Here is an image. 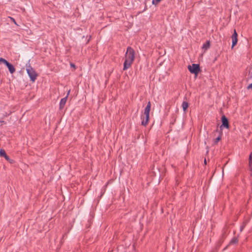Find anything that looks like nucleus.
Returning a JSON list of instances; mask_svg holds the SVG:
<instances>
[{
    "mask_svg": "<svg viewBox=\"0 0 252 252\" xmlns=\"http://www.w3.org/2000/svg\"><path fill=\"white\" fill-rule=\"evenodd\" d=\"M210 46V42L209 41H207L205 44H203L202 48L205 51L207 50Z\"/></svg>",
    "mask_w": 252,
    "mask_h": 252,
    "instance_id": "11",
    "label": "nucleus"
},
{
    "mask_svg": "<svg viewBox=\"0 0 252 252\" xmlns=\"http://www.w3.org/2000/svg\"><path fill=\"white\" fill-rule=\"evenodd\" d=\"M249 167L252 174V151L249 157Z\"/></svg>",
    "mask_w": 252,
    "mask_h": 252,
    "instance_id": "9",
    "label": "nucleus"
},
{
    "mask_svg": "<svg viewBox=\"0 0 252 252\" xmlns=\"http://www.w3.org/2000/svg\"><path fill=\"white\" fill-rule=\"evenodd\" d=\"M11 19L12 20V21H13L14 22V23L16 24V22H15V21L14 19H13L12 18H11Z\"/></svg>",
    "mask_w": 252,
    "mask_h": 252,
    "instance_id": "21",
    "label": "nucleus"
},
{
    "mask_svg": "<svg viewBox=\"0 0 252 252\" xmlns=\"http://www.w3.org/2000/svg\"><path fill=\"white\" fill-rule=\"evenodd\" d=\"M221 139V137L220 136H219L218 137H217L216 139H215V142L216 143H217Z\"/></svg>",
    "mask_w": 252,
    "mask_h": 252,
    "instance_id": "16",
    "label": "nucleus"
},
{
    "mask_svg": "<svg viewBox=\"0 0 252 252\" xmlns=\"http://www.w3.org/2000/svg\"><path fill=\"white\" fill-rule=\"evenodd\" d=\"M231 38H232V42L231 48H233L236 45L237 41H238V39H237V37H231Z\"/></svg>",
    "mask_w": 252,
    "mask_h": 252,
    "instance_id": "8",
    "label": "nucleus"
},
{
    "mask_svg": "<svg viewBox=\"0 0 252 252\" xmlns=\"http://www.w3.org/2000/svg\"><path fill=\"white\" fill-rule=\"evenodd\" d=\"M188 68L191 73L194 74L196 75L198 74L199 71V66L197 64L193 63L192 65H189Z\"/></svg>",
    "mask_w": 252,
    "mask_h": 252,
    "instance_id": "4",
    "label": "nucleus"
},
{
    "mask_svg": "<svg viewBox=\"0 0 252 252\" xmlns=\"http://www.w3.org/2000/svg\"><path fill=\"white\" fill-rule=\"evenodd\" d=\"M70 66H71V67H73L74 69L75 68V65L73 63H70Z\"/></svg>",
    "mask_w": 252,
    "mask_h": 252,
    "instance_id": "20",
    "label": "nucleus"
},
{
    "mask_svg": "<svg viewBox=\"0 0 252 252\" xmlns=\"http://www.w3.org/2000/svg\"><path fill=\"white\" fill-rule=\"evenodd\" d=\"M182 108L184 110V111L185 112L186 111V110L187 109L188 107H189L188 103H187L186 101H184L182 103Z\"/></svg>",
    "mask_w": 252,
    "mask_h": 252,
    "instance_id": "10",
    "label": "nucleus"
},
{
    "mask_svg": "<svg viewBox=\"0 0 252 252\" xmlns=\"http://www.w3.org/2000/svg\"><path fill=\"white\" fill-rule=\"evenodd\" d=\"M232 37H237V32H236L235 30H234V33L232 35Z\"/></svg>",
    "mask_w": 252,
    "mask_h": 252,
    "instance_id": "17",
    "label": "nucleus"
},
{
    "mask_svg": "<svg viewBox=\"0 0 252 252\" xmlns=\"http://www.w3.org/2000/svg\"><path fill=\"white\" fill-rule=\"evenodd\" d=\"M151 110V103L149 102L144 110L143 115L141 116V124L143 126H146L149 121V114Z\"/></svg>",
    "mask_w": 252,
    "mask_h": 252,
    "instance_id": "2",
    "label": "nucleus"
},
{
    "mask_svg": "<svg viewBox=\"0 0 252 252\" xmlns=\"http://www.w3.org/2000/svg\"><path fill=\"white\" fill-rule=\"evenodd\" d=\"M5 60H5L4 59H3L2 58H0V64H1V63H3L4 64Z\"/></svg>",
    "mask_w": 252,
    "mask_h": 252,
    "instance_id": "14",
    "label": "nucleus"
},
{
    "mask_svg": "<svg viewBox=\"0 0 252 252\" xmlns=\"http://www.w3.org/2000/svg\"><path fill=\"white\" fill-rule=\"evenodd\" d=\"M27 72L30 78L31 81L34 82L36 79L37 74L29 63L26 64Z\"/></svg>",
    "mask_w": 252,
    "mask_h": 252,
    "instance_id": "3",
    "label": "nucleus"
},
{
    "mask_svg": "<svg viewBox=\"0 0 252 252\" xmlns=\"http://www.w3.org/2000/svg\"><path fill=\"white\" fill-rule=\"evenodd\" d=\"M70 93V90L67 93V95H68ZM67 96H66V97L62 98L60 101V108L62 109L63 108L65 104L66 103V100H67Z\"/></svg>",
    "mask_w": 252,
    "mask_h": 252,
    "instance_id": "7",
    "label": "nucleus"
},
{
    "mask_svg": "<svg viewBox=\"0 0 252 252\" xmlns=\"http://www.w3.org/2000/svg\"><path fill=\"white\" fill-rule=\"evenodd\" d=\"M161 0H152V3L154 5H157L158 3Z\"/></svg>",
    "mask_w": 252,
    "mask_h": 252,
    "instance_id": "13",
    "label": "nucleus"
},
{
    "mask_svg": "<svg viewBox=\"0 0 252 252\" xmlns=\"http://www.w3.org/2000/svg\"><path fill=\"white\" fill-rule=\"evenodd\" d=\"M243 229V227L242 226L241 228V231H242Z\"/></svg>",
    "mask_w": 252,
    "mask_h": 252,
    "instance_id": "23",
    "label": "nucleus"
},
{
    "mask_svg": "<svg viewBox=\"0 0 252 252\" xmlns=\"http://www.w3.org/2000/svg\"><path fill=\"white\" fill-rule=\"evenodd\" d=\"M222 125L221 126H223L227 128H229V124L227 119L225 116H222L221 117Z\"/></svg>",
    "mask_w": 252,
    "mask_h": 252,
    "instance_id": "6",
    "label": "nucleus"
},
{
    "mask_svg": "<svg viewBox=\"0 0 252 252\" xmlns=\"http://www.w3.org/2000/svg\"><path fill=\"white\" fill-rule=\"evenodd\" d=\"M238 241V239L237 238H234L233 239H232L230 242V243H235L236 242H237Z\"/></svg>",
    "mask_w": 252,
    "mask_h": 252,
    "instance_id": "15",
    "label": "nucleus"
},
{
    "mask_svg": "<svg viewBox=\"0 0 252 252\" xmlns=\"http://www.w3.org/2000/svg\"><path fill=\"white\" fill-rule=\"evenodd\" d=\"M6 154L5 151L3 149H0V157H4L5 156H6Z\"/></svg>",
    "mask_w": 252,
    "mask_h": 252,
    "instance_id": "12",
    "label": "nucleus"
},
{
    "mask_svg": "<svg viewBox=\"0 0 252 252\" xmlns=\"http://www.w3.org/2000/svg\"><path fill=\"white\" fill-rule=\"evenodd\" d=\"M247 88H248V89H252V84H250V85L248 86Z\"/></svg>",
    "mask_w": 252,
    "mask_h": 252,
    "instance_id": "19",
    "label": "nucleus"
},
{
    "mask_svg": "<svg viewBox=\"0 0 252 252\" xmlns=\"http://www.w3.org/2000/svg\"><path fill=\"white\" fill-rule=\"evenodd\" d=\"M204 163H205V164H206V159H205V160H204Z\"/></svg>",
    "mask_w": 252,
    "mask_h": 252,
    "instance_id": "22",
    "label": "nucleus"
},
{
    "mask_svg": "<svg viewBox=\"0 0 252 252\" xmlns=\"http://www.w3.org/2000/svg\"><path fill=\"white\" fill-rule=\"evenodd\" d=\"M4 64L7 66L11 74H13L15 71V68L14 66L8 62L6 60H5Z\"/></svg>",
    "mask_w": 252,
    "mask_h": 252,
    "instance_id": "5",
    "label": "nucleus"
},
{
    "mask_svg": "<svg viewBox=\"0 0 252 252\" xmlns=\"http://www.w3.org/2000/svg\"><path fill=\"white\" fill-rule=\"evenodd\" d=\"M4 158H5V159H6V160H7V161L9 160V159H10V158H9V157H8L7 155H6V156H5Z\"/></svg>",
    "mask_w": 252,
    "mask_h": 252,
    "instance_id": "18",
    "label": "nucleus"
},
{
    "mask_svg": "<svg viewBox=\"0 0 252 252\" xmlns=\"http://www.w3.org/2000/svg\"><path fill=\"white\" fill-rule=\"evenodd\" d=\"M134 59V51L131 47H128L125 55V61L124 64V70L129 68Z\"/></svg>",
    "mask_w": 252,
    "mask_h": 252,
    "instance_id": "1",
    "label": "nucleus"
}]
</instances>
